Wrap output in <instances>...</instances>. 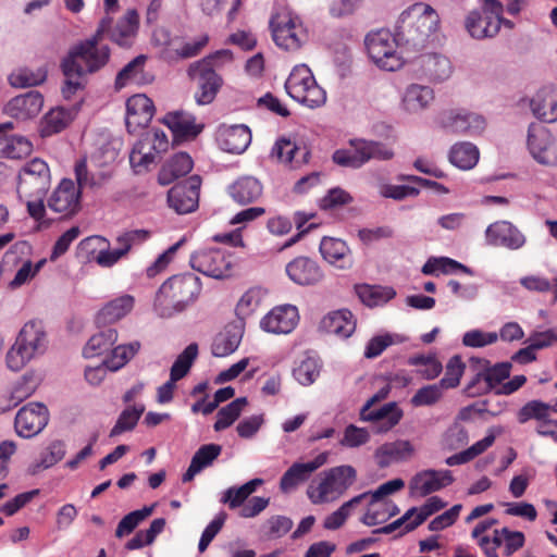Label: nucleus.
I'll return each mask as SVG.
<instances>
[{
	"mask_svg": "<svg viewBox=\"0 0 557 557\" xmlns=\"http://www.w3.org/2000/svg\"><path fill=\"white\" fill-rule=\"evenodd\" d=\"M262 184L253 176H242L230 187L228 194L239 205L255 202L262 195Z\"/></svg>",
	"mask_w": 557,
	"mask_h": 557,
	"instance_id": "38",
	"label": "nucleus"
},
{
	"mask_svg": "<svg viewBox=\"0 0 557 557\" xmlns=\"http://www.w3.org/2000/svg\"><path fill=\"white\" fill-rule=\"evenodd\" d=\"M198 356V345L189 344L176 358L171 367L170 376L172 381H180L186 376Z\"/></svg>",
	"mask_w": 557,
	"mask_h": 557,
	"instance_id": "57",
	"label": "nucleus"
},
{
	"mask_svg": "<svg viewBox=\"0 0 557 557\" xmlns=\"http://www.w3.org/2000/svg\"><path fill=\"white\" fill-rule=\"evenodd\" d=\"M135 299L131 295H122L108 301L97 313L96 324L99 327L116 323L134 308Z\"/></svg>",
	"mask_w": 557,
	"mask_h": 557,
	"instance_id": "32",
	"label": "nucleus"
},
{
	"mask_svg": "<svg viewBox=\"0 0 557 557\" xmlns=\"http://www.w3.org/2000/svg\"><path fill=\"white\" fill-rule=\"evenodd\" d=\"M321 371V363L314 357H306L294 369V377L304 386H309L315 382Z\"/></svg>",
	"mask_w": 557,
	"mask_h": 557,
	"instance_id": "59",
	"label": "nucleus"
},
{
	"mask_svg": "<svg viewBox=\"0 0 557 557\" xmlns=\"http://www.w3.org/2000/svg\"><path fill=\"white\" fill-rule=\"evenodd\" d=\"M444 126L455 134L475 136L484 131L485 120L483 116L475 113L458 112L456 114H449L444 120Z\"/></svg>",
	"mask_w": 557,
	"mask_h": 557,
	"instance_id": "33",
	"label": "nucleus"
},
{
	"mask_svg": "<svg viewBox=\"0 0 557 557\" xmlns=\"http://www.w3.org/2000/svg\"><path fill=\"white\" fill-rule=\"evenodd\" d=\"M388 393V386L381 388L360 410V419L362 421L373 422L374 430L377 433H386L392 430L399 423L404 414L396 403H388L379 409H371L374 403L385 399Z\"/></svg>",
	"mask_w": 557,
	"mask_h": 557,
	"instance_id": "12",
	"label": "nucleus"
},
{
	"mask_svg": "<svg viewBox=\"0 0 557 557\" xmlns=\"http://www.w3.org/2000/svg\"><path fill=\"white\" fill-rule=\"evenodd\" d=\"M321 329L329 334L348 338L356 330V320L349 310H336L322 319Z\"/></svg>",
	"mask_w": 557,
	"mask_h": 557,
	"instance_id": "35",
	"label": "nucleus"
},
{
	"mask_svg": "<svg viewBox=\"0 0 557 557\" xmlns=\"http://www.w3.org/2000/svg\"><path fill=\"white\" fill-rule=\"evenodd\" d=\"M466 364L460 356H453L447 364L444 376L438 382L445 389L455 388L459 385L460 379L465 372Z\"/></svg>",
	"mask_w": 557,
	"mask_h": 557,
	"instance_id": "62",
	"label": "nucleus"
},
{
	"mask_svg": "<svg viewBox=\"0 0 557 557\" xmlns=\"http://www.w3.org/2000/svg\"><path fill=\"white\" fill-rule=\"evenodd\" d=\"M147 55L139 54L129 61L116 75L115 88L122 89L127 85H148L153 82V75L145 71Z\"/></svg>",
	"mask_w": 557,
	"mask_h": 557,
	"instance_id": "29",
	"label": "nucleus"
},
{
	"mask_svg": "<svg viewBox=\"0 0 557 557\" xmlns=\"http://www.w3.org/2000/svg\"><path fill=\"white\" fill-rule=\"evenodd\" d=\"M413 453L409 441H395L385 443L375 450L376 463L380 468H386L393 462L408 459Z\"/></svg>",
	"mask_w": 557,
	"mask_h": 557,
	"instance_id": "37",
	"label": "nucleus"
},
{
	"mask_svg": "<svg viewBox=\"0 0 557 557\" xmlns=\"http://www.w3.org/2000/svg\"><path fill=\"white\" fill-rule=\"evenodd\" d=\"M165 524L166 521L164 518H157L152 520L147 530L138 531L129 541L126 542L125 548L127 550H135L152 544L156 537L163 532Z\"/></svg>",
	"mask_w": 557,
	"mask_h": 557,
	"instance_id": "50",
	"label": "nucleus"
},
{
	"mask_svg": "<svg viewBox=\"0 0 557 557\" xmlns=\"http://www.w3.org/2000/svg\"><path fill=\"white\" fill-rule=\"evenodd\" d=\"M502 13L504 5L499 0H483L480 10H473L467 15L465 27L474 39L493 38L500 30Z\"/></svg>",
	"mask_w": 557,
	"mask_h": 557,
	"instance_id": "10",
	"label": "nucleus"
},
{
	"mask_svg": "<svg viewBox=\"0 0 557 557\" xmlns=\"http://www.w3.org/2000/svg\"><path fill=\"white\" fill-rule=\"evenodd\" d=\"M533 114L547 123L557 121V97L546 90H542L530 102Z\"/></svg>",
	"mask_w": 557,
	"mask_h": 557,
	"instance_id": "43",
	"label": "nucleus"
},
{
	"mask_svg": "<svg viewBox=\"0 0 557 557\" xmlns=\"http://www.w3.org/2000/svg\"><path fill=\"white\" fill-rule=\"evenodd\" d=\"M417 63L421 73L431 82H443L451 74L449 59L438 53L422 54Z\"/></svg>",
	"mask_w": 557,
	"mask_h": 557,
	"instance_id": "34",
	"label": "nucleus"
},
{
	"mask_svg": "<svg viewBox=\"0 0 557 557\" xmlns=\"http://www.w3.org/2000/svg\"><path fill=\"white\" fill-rule=\"evenodd\" d=\"M407 363L417 367L416 373L424 380H434L443 370L434 355H413L408 358Z\"/></svg>",
	"mask_w": 557,
	"mask_h": 557,
	"instance_id": "53",
	"label": "nucleus"
},
{
	"mask_svg": "<svg viewBox=\"0 0 557 557\" xmlns=\"http://www.w3.org/2000/svg\"><path fill=\"white\" fill-rule=\"evenodd\" d=\"M270 29L275 45L286 51L300 49L308 39L301 18L289 11L275 13L270 20Z\"/></svg>",
	"mask_w": 557,
	"mask_h": 557,
	"instance_id": "9",
	"label": "nucleus"
},
{
	"mask_svg": "<svg viewBox=\"0 0 557 557\" xmlns=\"http://www.w3.org/2000/svg\"><path fill=\"white\" fill-rule=\"evenodd\" d=\"M44 341L45 332L42 327L35 322L26 323L7 354L8 367L12 371L22 370L42 346Z\"/></svg>",
	"mask_w": 557,
	"mask_h": 557,
	"instance_id": "11",
	"label": "nucleus"
},
{
	"mask_svg": "<svg viewBox=\"0 0 557 557\" xmlns=\"http://www.w3.org/2000/svg\"><path fill=\"white\" fill-rule=\"evenodd\" d=\"M286 274L290 281L300 286L319 284L324 273L319 263L309 257H297L286 264Z\"/></svg>",
	"mask_w": 557,
	"mask_h": 557,
	"instance_id": "24",
	"label": "nucleus"
},
{
	"mask_svg": "<svg viewBox=\"0 0 557 557\" xmlns=\"http://www.w3.org/2000/svg\"><path fill=\"white\" fill-rule=\"evenodd\" d=\"M82 193L71 178H63L48 198L47 206L62 218H72L81 210Z\"/></svg>",
	"mask_w": 557,
	"mask_h": 557,
	"instance_id": "15",
	"label": "nucleus"
},
{
	"mask_svg": "<svg viewBox=\"0 0 557 557\" xmlns=\"http://www.w3.org/2000/svg\"><path fill=\"white\" fill-rule=\"evenodd\" d=\"M165 524L166 521L164 518H157L152 520L147 530L138 531L129 541L126 542L125 548L127 550H135L152 544L156 537L163 532Z\"/></svg>",
	"mask_w": 557,
	"mask_h": 557,
	"instance_id": "52",
	"label": "nucleus"
},
{
	"mask_svg": "<svg viewBox=\"0 0 557 557\" xmlns=\"http://www.w3.org/2000/svg\"><path fill=\"white\" fill-rule=\"evenodd\" d=\"M287 94L308 108H319L326 101L325 90L317 84L311 70L306 64L296 65L286 83Z\"/></svg>",
	"mask_w": 557,
	"mask_h": 557,
	"instance_id": "7",
	"label": "nucleus"
},
{
	"mask_svg": "<svg viewBox=\"0 0 557 557\" xmlns=\"http://www.w3.org/2000/svg\"><path fill=\"white\" fill-rule=\"evenodd\" d=\"M454 482L449 470H423L418 472L410 481L409 488L412 495L421 497L437 492Z\"/></svg>",
	"mask_w": 557,
	"mask_h": 557,
	"instance_id": "22",
	"label": "nucleus"
},
{
	"mask_svg": "<svg viewBox=\"0 0 557 557\" xmlns=\"http://www.w3.org/2000/svg\"><path fill=\"white\" fill-rule=\"evenodd\" d=\"M73 120L71 110L64 108L51 109L41 122V136L48 137L62 132Z\"/></svg>",
	"mask_w": 557,
	"mask_h": 557,
	"instance_id": "45",
	"label": "nucleus"
},
{
	"mask_svg": "<svg viewBox=\"0 0 557 557\" xmlns=\"http://www.w3.org/2000/svg\"><path fill=\"white\" fill-rule=\"evenodd\" d=\"M433 90L428 86L410 85L404 96L406 110L417 112L424 109L433 100Z\"/></svg>",
	"mask_w": 557,
	"mask_h": 557,
	"instance_id": "49",
	"label": "nucleus"
},
{
	"mask_svg": "<svg viewBox=\"0 0 557 557\" xmlns=\"http://www.w3.org/2000/svg\"><path fill=\"white\" fill-rule=\"evenodd\" d=\"M111 22L113 20L111 18ZM139 26V15L136 10L129 9L126 13L115 23L108 25L104 36L120 47H131L136 36Z\"/></svg>",
	"mask_w": 557,
	"mask_h": 557,
	"instance_id": "26",
	"label": "nucleus"
},
{
	"mask_svg": "<svg viewBox=\"0 0 557 557\" xmlns=\"http://www.w3.org/2000/svg\"><path fill=\"white\" fill-rule=\"evenodd\" d=\"M246 405L247 398L239 397L222 407L216 414V421L213 425L214 431L220 432L231 426L238 419Z\"/></svg>",
	"mask_w": 557,
	"mask_h": 557,
	"instance_id": "54",
	"label": "nucleus"
},
{
	"mask_svg": "<svg viewBox=\"0 0 557 557\" xmlns=\"http://www.w3.org/2000/svg\"><path fill=\"white\" fill-rule=\"evenodd\" d=\"M117 341V331L112 327L100 330L94 334L83 349L85 358H92L109 351Z\"/></svg>",
	"mask_w": 557,
	"mask_h": 557,
	"instance_id": "42",
	"label": "nucleus"
},
{
	"mask_svg": "<svg viewBox=\"0 0 557 557\" xmlns=\"http://www.w3.org/2000/svg\"><path fill=\"white\" fill-rule=\"evenodd\" d=\"M189 263L194 270L213 278L227 276L232 268L231 256L218 248L195 251Z\"/></svg>",
	"mask_w": 557,
	"mask_h": 557,
	"instance_id": "14",
	"label": "nucleus"
},
{
	"mask_svg": "<svg viewBox=\"0 0 557 557\" xmlns=\"http://www.w3.org/2000/svg\"><path fill=\"white\" fill-rule=\"evenodd\" d=\"M74 173L77 182L76 187L81 189V193L85 188L100 187L111 177V174L104 172L91 173L87 168L85 158L75 163Z\"/></svg>",
	"mask_w": 557,
	"mask_h": 557,
	"instance_id": "48",
	"label": "nucleus"
},
{
	"mask_svg": "<svg viewBox=\"0 0 557 557\" xmlns=\"http://www.w3.org/2000/svg\"><path fill=\"white\" fill-rule=\"evenodd\" d=\"M438 25L437 12L430 4L418 2L400 14L396 25V35L400 45L412 50H420L428 45Z\"/></svg>",
	"mask_w": 557,
	"mask_h": 557,
	"instance_id": "2",
	"label": "nucleus"
},
{
	"mask_svg": "<svg viewBox=\"0 0 557 557\" xmlns=\"http://www.w3.org/2000/svg\"><path fill=\"white\" fill-rule=\"evenodd\" d=\"M47 79L45 67L29 69L20 67L13 71L9 77V84L14 88H28L42 84Z\"/></svg>",
	"mask_w": 557,
	"mask_h": 557,
	"instance_id": "47",
	"label": "nucleus"
},
{
	"mask_svg": "<svg viewBox=\"0 0 557 557\" xmlns=\"http://www.w3.org/2000/svg\"><path fill=\"white\" fill-rule=\"evenodd\" d=\"M201 180L198 175L174 185L168 193V202L178 214L193 212L198 208Z\"/></svg>",
	"mask_w": 557,
	"mask_h": 557,
	"instance_id": "18",
	"label": "nucleus"
},
{
	"mask_svg": "<svg viewBox=\"0 0 557 557\" xmlns=\"http://www.w3.org/2000/svg\"><path fill=\"white\" fill-rule=\"evenodd\" d=\"M242 331L236 325H227L220 332L212 344V355L215 357H226L233 354L242 341Z\"/></svg>",
	"mask_w": 557,
	"mask_h": 557,
	"instance_id": "40",
	"label": "nucleus"
},
{
	"mask_svg": "<svg viewBox=\"0 0 557 557\" xmlns=\"http://www.w3.org/2000/svg\"><path fill=\"white\" fill-rule=\"evenodd\" d=\"M201 292L200 278L194 273L176 274L159 288L156 305L181 312L191 305Z\"/></svg>",
	"mask_w": 557,
	"mask_h": 557,
	"instance_id": "5",
	"label": "nucleus"
},
{
	"mask_svg": "<svg viewBox=\"0 0 557 557\" xmlns=\"http://www.w3.org/2000/svg\"><path fill=\"white\" fill-rule=\"evenodd\" d=\"M51 174L46 161L34 158L18 172V197H46L50 187Z\"/></svg>",
	"mask_w": 557,
	"mask_h": 557,
	"instance_id": "13",
	"label": "nucleus"
},
{
	"mask_svg": "<svg viewBox=\"0 0 557 557\" xmlns=\"http://www.w3.org/2000/svg\"><path fill=\"white\" fill-rule=\"evenodd\" d=\"M42 106V95L32 90L10 99L3 107V113L15 120L26 121L36 117Z\"/></svg>",
	"mask_w": 557,
	"mask_h": 557,
	"instance_id": "21",
	"label": "nucleus"
},
{
	"mask_svg": "<svg viewBox=\"0 0 557 557\" xmlns=\"http://www.w3.org/2000/svg\"><path fill=\"white\" fill-rule=\"evenodd\" d=\"M528 148L539 163L546 165L557 163V141L545 126L540 124L530 125Z\"/></svg>",
	"mask_w": 557,
	"mask_h": 557,
	"instance_id": "16",
	"label": "nucleus"
},
{
	"mask_svg": "<svg viewBox=\"0 0 557 557\" xmlns=\"http://www.w3.org/2000/svg\"><path fill=\"white\" fill-rule=\"evenodd\" d=\"M298 321L299 313L296 306L281 305L265 314L260 325L268 333L288 334L296 327Z\"/></svg>",
	"mask_w": 557,
	"mask_h": 557,
	"instance_id": "20",
	"label": "nucleus"
},
{
	"mask_svg": "<svg viewBox=\"0 0 557 557\" xmlns=\"http://www.w3.org/2000/svg\"><path fill=\"white\" fill-rule=\"evenodd\" d=\"M394 156L386 145L364 139H351L349 148L337 149L333 153L334 163L351 169H359L372 159L389 160Z\"/></svg>",
	"mask_w": 557,
	"mask_h": 557,
	"instance_id": "8",
	"label": "nucleus"
},
{
	"mask_svg": "<svg viewBox=\"0 0 557 557\" xmlns=\"http://www.w3.org/2000/svg\"><path fill=\"white\" fill-rule=\"evenodd\" d=\"M145 411L144 405L129 406L125 408L119 416L115 425L111 429L109 436L115 437L124 432L132 431L138 423Z\"/></svg>",
	"mask_w": 557,
	"mask_h": 557,
	"instance_id": "56",
	"label": "nucleus"
},
{
	"mask_svg": "<svg viewBox=\"0 0 557 557\" xmlns=\"http://www.w3.org/2000/svg\"><path fill=\"white\" fill-rule=\"evenodd\" d=\"M65 455V444L62 441H53L49 444L45 451H42L40 460L34 466L33 473H36L39 469H48L60 460Z\"/></svg>",
	"mask_w": 557,
	"mask_h": 557,
	"instance_id": "63",
	"label": "nucleus"
},
{
	"mask_svg": "<svg viewBox=\"0 0 557 557\" xmlns=\"http://www.w3.org/2000/svg\"><path fill=\"white\" fill-rule=\"evenodd\" d=\"M486 244L494 247H505L518 250L525 245V236L522 232L506 220L496 221L485 230Z\"/></svg>",
	"mask_w": 557,
	"mask_h": 557,
	"instance_id": "19",
	"label": "nucleus"
},
{
	"mask_svg": "<svg viewBox=\"0 0 557 557\" xmlns=\"http://www.w3.org/2000/svg\"><path fill=\"white\" fill-rule=\"evenodd\" d=\"M48 421L47 407L41 403H30L17 411L14 428L18 436L30 438L40 433Z\"/></svg>",
	"mask_w": 557,
	"mask_h": 557,
	"instance_id": "17",
	"label": "nucleus"
},
{
	"mask_svg": "<svg viewBox=\"0 0 557 557\" xmlns=\"http://www.w3.org/2000/svg\"><path fill=\"white\" fill-rule=\"evenodd\" d=\"M399 44L397 35L385 28L372 30L364 38L367 52L373 63L391 72L404 65L403 57L397 50Z\"/></svg>",
	"mask_w": 557,
	"mask_h": 557,
	"instance_id": "6",
	"label": "nucleus"
},
{
	"mask_svg": "<svg viewBox=\"0 0 557 557\" xmlns=\"http://www.w3.org/2000/svg\"><path fill=\"white\" fill-rule=\"evenodd\" d=\"M111 17H103L95 35L76 46L62 60L61 69L65 76L62 94L70 99L77 90L84 88V78L87 73H95L103 67L110 59V49L106 45H99L104 37Z\"/></svg>",
	"mask_w": 557,
	"mask_h": 557,
	"instance_id": "1",
	"label": "nucleus"
},
{
	"mask_svg": "<svg viewBox=\"0 0 557 557\" xmlns=\"http://www.w3.org/2000/svg\"><path fill=\"white\" fill-rule=\"evenodd\" d=\"M360 300L368 307H377L386 304L396 296L391 286L361 284L356 286Z\"/></svg>",
	"mask_w": 557,
	"mask_h": 557,
	"instance_id": "41",
	"label": "nucleus"
},
{
	"mask_svg": "<svg viewBox=\"0 0 557 557\" xmlns=\"http://www.w3.org/2000/svg\"><path fill=\"white\" fill-rule=\"evenodd\" d=\"M320 252L325 261L338 269L346 270L354 265V258L347 244L338 238L323 237Z\"/></svg>",
	"mask_w": 557,
	"mask_h": 557,
	"instance_id": "31",
	"label": "nucleus"
},
{
	"mask_svg": "<svg viewBox=\"0 0 557 557\" xmlns=\"http://www.w3.org/2000/svg\"><path fill=\"white\" fill-rule=\"evenodd\" d=\"M479 149L471 143L455 144L449 151V161L461 170L472 169L479 161Z\"/></svg>",
	"mask_w": 557,
	"mask_h": 557,
	"instance_id": "46",
	"label": "nucleus"
},
{
	"mask_svg": "<svg viewBox=\"0 0 557 557\" xmlns=\"http://www.w3.org/2000/svg\"><path fill=\"white\" fill-rule=\"evenodd\" d=\"M32 143L22 136L0 137V158L17 160L30 154Z\"/></svg>",
	"mask_w": 557,
	"mask_h": 557,
	"instance_id": "44",
	"label": "nucleus"
},
{
	"mask_svg": "<svg viewBox=\"0 0 557 557\" xmlns=\"http://www.w3.org/2000/svg\"><path fill=\"white\" fill-rule=\"evenodd\" d=\"M153 509L154 505L145 506L124 516L116 527L115 536L122 539L131 534L144 520L152 515Z\"/></svg>",
	"mask_w": 557,
	"mask_h": 557,
	"instance_id": "58",
	"label": "nucleus"
},
{
	"mask_svg": "<svg viewBox=\"0 0 557 557\" xmlns=\"http://www.w3.org/2000/svg\"><path fill=\"white\" fill-rule=\"evenodd\" d=\"M443 389L440 383L431 384L419 388L411 398V405L414 407L433 406L443 397Z\"/></svg>",
	"mask_w": 557,
	"mask_h": 557,
	"instance_id": "64",
	"label": "nucleus"
},
{
	"mask_svg": "<svg viewBox=\"0 0 557 557\" xmlns=\"http://www.w3.org/2000/svg\"><path fill=\"white\" fill-rule=\"evenodd\" d=\"M222 447L218 444L202 445L193 456L187 471L183 474L184 483L190 482L201 470L212 465L220 456Z\"/></svg>",
	"mask_w": 557,
	"mask_h": 557,
	"instance_id": "39",
	"label": "nucleus"
},
{
	"mask_svg": "<svg viewBox=\"0 0 557 557\" xmlns=\"http://www.w3.org/2000/svg\"><path fill=\"white\" fill-rule=\"evenodd\" d=\"M357 481V470L350 465L332 467L319 473L307 488L312 504L320 505L339 499Z\"/></svg>",
	"mask_w": 557,
	"mask_h": 557,
	"instance_id": "3",
	"label": "nucleus"
},
{
	"mask_svg": "<svg viewBox=\"0 0 557 557\" xmlns=\"http://www.w3.org/2000/svg\"><path fill=\"white\" fill-rule=\"evenodd\" d=\"M369 493H362L345 502L337 510L329 515L323 521V528L326 530H338L342 528L347 518L350 516L351 508L357 506L364 499Z\"/></svg>",
	"mask_w": 557,
	"mask_h": 557,
	"instance_id": "55",
	"label": "nucleus"
},
{
	"mask_svg": "<svg viewBox=\"0 0 557 557\" xmlns=\"http://www.w3.org/2000/svg\"><path fill=\"white\" fill-rule=\"evenodd\" d=\"M329 460V453L323 451L309 462H295L282 475L280 480V488L284 493H288L296 488L300 483L306 482L311 473L324 466Z\"/></svg>",
	"mask_w": 557,
	"mask_h": 557,
	"instance_id": "23",
	"label": "nucleus"
},
{
	"mask_svg": "<svg viewBox=\"0 0 557 557\" xmlns=\"http://www.w3.org/2000/svg\"><path fill=\"white\" fill-rule=\"evenodd\" d=\"M263 298L262 289L259 287L249 288L236 305V314L240 319L251 315L260 306Z\"/></svg>",
	"mask_w": 557,
	"mask_h": 557,
	"instance_id": "61",
	"label": "nucleus"
},
{
	"mask_svg": "<svg viewBox=\"0 0 557 557\" xmlns=\"http://www.w3.org/2000/svg\"><path fill=\"white\" fill-rule=\"evenodd\" d=\"M165 524L166 521L164 518H157L152 520L147 530L138 531L129 541L126 542L125 548L127 550H135L152 544L156 537L163 532Z\"/></svg>",
	"mask_w": 557,
	"mask_h": 557,
	"instance_id": "51",
	"label": "nucleus"
},
{
	"mask_svg": "<svg viewBox=\"0 0 557 557\" xmlns=\"http://www.w3.org/2000/svg\"><path fill=\"white\" fill-rule=\"evenodd\" d=\"M232 60V51L222 49L189 65L187 73L191 79L197 82L198 86V90L195 92V100L198 104H209L215 99L223 85V79L214 67Z\"/></svg>",
	"mask_w": 557,
	"mask_h": 557,
	"instance_id": "4",
	"label": "nucleus"
},
{
	"mask_svg": "<svg viewBox=\"0 0 557 557\" xmlns=\"http://www.w3.org/2000/svg\"><path fill=\"white\" fill-rule=\"evenodd\" d=\"M139 348L140 344L138 342L114 347L111 355L104 359L106 366L110 371H117L135 356Z\"/></svg>",
	"mask_w": 557,
	"mask_h": 557,
	"instance_id": "60",
	"label": "nucleus"
},
{
	"mask_svg": "<svg viewBox=\"0 0 557 557\" xmlns=\"http://www.w3.org/2000/svg\"><path fill=\"white\" fill-rule=\"evenodd\" d=\"M271 156L278 162L289 164L292 168H299L309 162L310 151L306 146L300 147L290 139L282 137L275 141Z\"/></svg>",
	"mask_w": 557,
	"mask_h": 557,
	"instance_id": "30",
	"label": "nucleus"
},
{
	"mask_svg": "<svg viewBox=\"0 0 557 557\" xmlns=\"http://www.w3.org/2000/svg\"><path fill=\"white\" fill-rule=\"evenodd\" d=\"M154 114L153 101L144 94L129 97L126 101V127L135 132L138 127H146Z\"/></svg>",
	"mask_w": 557,
	"mask_h": 557,
	"instance_id": "25",
	"label": "nucleus"
},
{
	"mask_svg": "<svg viewBox=\"0 0 557 557\" xmlns=\"http://www.w3.org/2000/svg\"><path fill=\"white\" fill-rule=\"evenodd\" d=\"M221 149L230 153H243L251 143V132L246 125L222 126L218 132Z\"/></svg>",
	"mask_w": 557,
	"mask_h": 557,
	"instance_id": "27",
	"label": "nucleus"
},
{
	"mask_svg": "<svg viewBox=\"0 0 557 557\" xmlns=\"http://www.w3.org/2000/svg\"><path fill=\"white\" fill-rule=\"evenodd\" d=\"M162 122L171 129L175 139H194L203 129L202 124H196L194 115L184 111L169 112Z\"/></svg>",
	"mask_w": 557,
	"mask_h": 557,
	"instance_id": "28",
	"label": "nucleus"
},
{
	"mask_svg": "<svg viewBox=\"0 0 557 557\" xmlns=\"http://www.w3.org/2000/svg\"><path fill=\"white\" fill-rule=\"evenodd\" d=\"M193 159L186 152L174 154L159 171L158 182L162 186L170 185L174 180L187 175L193 170Z\"/></svg>",
	"mask_w": 557,
	"mask_h": 557,
	"instance_id": "36",
	"label": "nucleus"
}]
</instances>
